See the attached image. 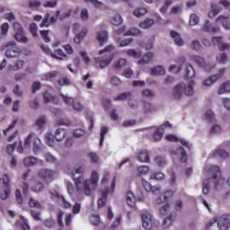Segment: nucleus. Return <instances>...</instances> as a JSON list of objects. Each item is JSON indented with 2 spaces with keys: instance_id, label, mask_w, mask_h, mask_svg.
<instances>
[{
  "instance_id": "obj_1",
  "label": "nucleus",
  "mask_w": 230,
  "mask_h": 230,
  "mask_svg": "<svg viewBox=\"0 0 230 230\" xmlns=\"http://www.w3.org/2000/svg\"><path fill=\"white\" fill-rule=\"evenodd\" d=\"M74 181L75 182L77 193H84L86 197H91L93 193L96 191V188H98L96 182H93L91 180L84 181V176L76 177L74 175Z\"/></svg>"
},
{
  "instance_id": "obj_2",
  "label": "nucleus",
  "mask_w": 230,
  "mask_h": 230,
  "mask_svg": "<svg viewBox=\"0 0 230 230\" xmlns=\"http://www.w3.org/2000/svg\"><path fill=\"white\" fill-rule=\"evenodd\" d=\"M194 84L195 83L193 81H190L188 84L179 83L173 87L172 96L174 98V100H181L184 94L185 96H193V93H195L193 88Z\"/></svg>"
},
{
  "instance_id": "obj_3",
  "label": "nucleus",
  "mask_w": 230,
  "mask_h": 230,
  "mask_svg": "<svg viewBox=\"0 0 230 230\" xmlns=\"http://www.w3.org/2000/svg\"><path fill=\"white\" fill-rule=\"evenodd\" d=\"M111 51H114V46L112 45H109L104 49L99 50L100 57L94 58L101 69L107 67L114 59V56L111 54Z\"/></svg>"
},
{
  "instance_id": "obj_4",
  "label": "nucleus",
  "mask_w": 230,
  "mask_h": 230,
  "mask_svg": "<svg viewBox=\"0 0 230 230\" xmlns=\"http://www.w3.org/2000/svg\"><path fill=\"white\" fill-rule=\"evenodd\" d=\"M206 172H208L210 175H213V180H210L216 186L218 184H224V180L220 177V168L217 165H206Z\"/></svg>"
},
{
  "instance_id": "obj_5",
  "label": "nucleus",
  "mask_w": 230,
  "mask_h": 230,
  "mask_svg": "<svg viewBox=\"0 0 230 230\" xmlns=\"http://www.w3.org/2000/svg\"><path fill=\"white\" fill-rule=\"evenodd\" d=\"M61 100H63L64 103L69 105L76 112H82L84 109V105L80 103V102L75 101V98L67 95H64L63 93L60 94Z\"/></svg>"
},
{
  "instance_id": "obj_6",
  "label": "nucleus",
  "mask_w": 230,
  "mask_h": 230,
  "mask_svg": "<svg viewBox=\"0 0 230 230\" xmlns=\"http://www.w3.org/2000/svg\"><path fill=\"white\" fill-rule=\"evenodd\" d=\"M5 57H7V58H15V57L21 53V49L18 48L15 41H9L5 44Z\"/></svg>"
},
{
  "instance_id": "obj_7",
  "label": "nucleus",
  "mask_w": 230,
  "mask_h": 230,
  "mask_svg": "<svg viewBox=\"0 0 230 230\" xmlns=\"http://www.w3.org/2000/svg\"><path fill=\"white\" fill-rule=\"evenodd\" d=\"M218 230H229L230 226V216L223 214L221 216H216Z\"/></svg>"
},
{
  "instance_id": "obj_8",
  "label": "nucleus",
  "mask_w": 230,
  "mask_h": 230,
  "mask_svg": "<svg viewBox=\"0 0 230 230\" xmlns=\"http://www.w3.org/2000/svg\"><path fill=\"white\" fill-rule=\"evenodd\" d=\"M54 173L55 172L49 169H40L37 175L41 181H45V182H51L53 181Z\"/></svg>"
},
{
  "instance_id": "obj_9",
  "label": "nucleus",
  "mask_w": 230,
  "mask_h": 230,
  "mask_svg": "<svg viewBox=\"0 0 230 230\" xmlns=\"http://www.w3.org/2000/svg\"><path fill=\"white\" fill-rule=\"evenodd\" d=\"M164 127H172L170 122H165L159 128H156L153 133L154 141H161L163 139V136L164 134Z\"/></svg>"
},
{
  "instance_id": "obj_10",
  "label": "nucleus",
  "mask_w": 230,
  "mask_h": 230,
  "mask_svg": "<svg viewBox=\"0 0 230 230\" xmlns=\"http://www.w3.org/2000/svg\"><path fill=\"white\" fill-rule=\"evenodd\" d=\"M224 38L222 37H212V42L215 45H217L218 49H220V51H226L227 49H230V44L229 43H226L224 41H222Z\"/></svg>"
},
{
  "instance_id": "obj_11",
  "label": "nucleus",
  "mask_w": 230,
  "mask_h": 230,
  "mask_svg": "<svg viewBox=\"0 0 230 230\" xmlns=\"http://www.w3.org/2000/svg\"><path fill=\"white\" fill-rule=\"evenodd\" d=\"M142 226L146 230L152 229V214L145 213L141 215Z\"/></svg>"
},
{
  "instance_id": "obj_12",
  "label": "nucleus",
  "mask_w": 230,
  "mask_h": 230,
  "mask_svg": "<svg viewBox=\"0 0 230 230\" xmlns=\"http://www.w3.org/2000/svg\"><path fill=\"white\" fill-rule=\"evenodd\" d=\"M166 141H180V143L182 145V146H185V148H188L189 150L191 149V144L188 142L186 139H179L175 135H166L165 136Z\"/></svg>"
},
{
  "instance_id": "obj_13",
  "label": "nucleus",
  "mask_w": 230,
  "mask_h": 230,
  "mask_svg": "<svg viewBox=\"0 0 230 230\" xmlns=\"http://www.w3.org/2000/svg\"><path fill=\"white\" fill-rule=\"evenodd\" d=\"M220 76H221L220 74L210 75L208 78L203 80L202 86L203 87H211V85H213V84H216V82H218V80H220Z\"/></svg>"
},
{
  "instance_id": "obj_14",
  "label": "nucleus",
  "mask_w": 230,
  "mask_h": 230,
  "mask_svg": "<svg viewBox=\"0 0 230 230\" xmlns=\"http://www.w3.org/2000/svg\"><path fill=\"white\" fill-rule=\"evenodd\" d=\"M170 35L176 46H184V40H182V37H181V34H179V32L175 31H171Z\"/></svg>"
},
{
  "instance_id": "obj_15",
  "label": "nucleus",
  "mask_w": 230,
  "mask_h": 230,
  "mask_svg": "<svg viewBox=\"0 0 230 230\" xmlns=\"http://www.w3.org/2000/svg\"><path fill=\"white\" fill-rule=\"evenodd\" d=\"M177 218V213L175 212H171L169 217H167L163 221V226L164 229H168L175 222V219Z\"/></svg>"
},
{
  "instance_id": "obj_16",
  "label": "nucleus",
  "mask_w": 230,
  "mask_h": 230,
  "mask_svg": "<svg viewBox=\"0 0 230 230\" xmlns=\"http://www.w3.org/2000/svg\"><path fill=\"white\" fill-rule=\"evenodd\" d=\"M87 35V28L84 27L81 29V31L75 34L74 37V42L75 44H82V40L85 39V36Z\"/></svg>"
},
{
  "instance_id": "obj_17",
  "label": "nucleus",
  "mask_w": 230,
  "mask_h": 230,
  "mask_svg": "<svg viewBox=\"0 0 230 230\" xmlns=\"http://www.w3.org/2000/svg\"><path fill=\"white\" fill-rule=\"evenodd\" d=\"M137 160L140 163H150V155L146 150H141L137 154Z\"/></svg>"
},
{
  "instance_id": "obj_18",
  "label": "nucleus",
  "mask_w": 230,
  "mask_h": 230,
  "mask_svg": "<svg viewBox=\"0 0 230 230\" xmlns=\"http://www.w3.org/2000/svg\"><path fill=\"white\" fill-rule=\"evenodd\" d=\"M150 73L152 76H164V75H166V70L164 67L158 66L151 68Z\"/></svg>"
},
{
  "instance_id": "obj_19",
  "label": "nucleus",
  "mask_w": 230,
  "mask_h": 230,
  "mask_svg": "<svg viewBox=\"0 0 230 230\" xmlns=\"http://www.w3.org/2000/svg\"><path fill=\"white\" fill-rule=\"evenodd\" d=\"M109 40V34L105 31H101L97 33V40L100 46H103Z\"/></svg>"
},
{
  "instance_id": "obj_20",
  "label": "nucleus",
  "mask_w": 230,
  "mask_h": 230,
  "mask_svg": "<svg viewBox=\"0 0 230 230\" xmlns=\"http://www.w3.org/2000/svg\"><path fill=\"white\" fill-rule=\"evenodd\" d=\"M127 64L128 62L125 58H119L113 63L112 67L114 71H121V69H123V67H125Z\"/></svg>"
},
{
  "instance_id": "obj_21",
  "label": "nucleus",
  "mask_w": 230,
  "mask_h": 230,
  "mask_svg": "<svg viewBox=\"0 0 230 230\" xmlns=\"http://www.w3.org/2000/svg\"><path fill=\"white\" fill-rule=\"evenodd\" d=\"M31 191L33 193H42L44 190V183L40 181H36L31 186Z\"/></svg>"
},
{
  "instance_id": "obj_22",
  "label": "nucleus",
  "mask_w": 230,
  "mask_h": 230,
  "mask_svg": "<svg viewBox=\"0 0 230 230\" xmlns=\"http://www.w3.org/2000/svg\"><path fill=\"white\" fill-rule=\"evenodd\" d=\"M213 157H216V158L220 157L221 159H228L229 152L226 151L225 149L219 148V149H217L213 153Z\"/></svg>"
},
{
  "instance_id": "obj_23",
  "label": "nucleus",
  "mask_w": 230,
  "mask_h": 230,
  "mask_svg": "<svg viewBox=\"0 0 230 230\" xmlns=\"http://www.w3.org/2000/svg\"><path fill=\"white\" fill-rule=\"evenodd\" d=\"M28 177H30V170L26 171L22 175V180L24 181L22 185V193H28V190H30V184L26 182L28 181Z\"/></svg>"
},
{
  "instance_id": "obj_24",
  "label": "nucleus",
  "mask_w": 230,
  "mask_h": 230,
  "mask_svg": "<svg viewBox=\"0 0 230 230\" xmlns=\"http://www.w3.org/2000/svg\"><path fill=\"white\" fill-rule=\"evenodd\" d=\"M111 24H112V26H120V24H123V17L121 14H113L111 19Z\"/></svg>"
},
{
  "instance_id": "obj_25",
  "label": "nucleus",
  "mask_w": 230,
  "mask_h": 230,
  "mask_svg": "<svg viewBox=\"0 0 230 230\" xmlns=\"http://www.w3.org/2000/svg\"><path fill=\"white\" fill-rule=\"evenodd\" d=\"M174 155H177V157H180L181 163H186L188 160V155L186 154V151L182 147H179L174 152Z\"/></svg>"
},
{
  "instance_id": "obj_26",
  "label": "nucleus",
  "mask_w": 230,
  "mask_h": 230,
  "mask_svg": "<svg viewBox=\"0 0 230 230\" xmlns=\"http://www.w3.org/2000/svg\"><path fill=\"white\" fill-rule=\"evenodd\" d=\"M155 163L156 166L163 168L166 166L168 161L166 160V156L159 155L155 157Z\"/></svg>"
},
{
  "instance_id": "obj_27",
  "label": "nucleus",
  "mask_w": 230,
  "mask_h": 230,
  "mask_svg": "<svg viewBox=\"0 0 230 230\" xmlns=\"http://www.w3.org/2000/svg\"><path fill=\"white\" fill-rule=\"evenodd\" d=\"M154 24H155V21L152 18H147L139 23V28H142V30H148L149 28H152Z\"/></svg>"
},
{
  "instance_id": "obj_28",
  "label": "nucleus",
  "mask_w": 230,
  "mask_h": 230,
  "mask_svg": "<svg viewBox=\"0 0 230 230\" xmlns=\"http://www.w3.org/2000/svg\"><path fill=\"white\" fill-rule=\"evenodd\" d=\"M14 39L15 40H17V42H22V44H28V42H30V40L28 39V37L24 35V31L16 32Z\"/></svg>"
},
{
  "instance_id": "obj_29",
  "label": "nucleus",
  "mask_w": 230,
  "mask_h": 230,
  "mask_svg": "<svg viewBox=\"0 0 230 230\" xmlns=\"http://www.w3.org/2000/svg\"><path fill=\"white\" fill-rule=\"evenodd\" d=\"M66 132L64 128H58L55 132V139L58 143H60V141H64V139H66Z\"/></svg>"
},
{
  "instance_id": "obj_30",
  "label": "nucleus",
  "mask_w": 230,
  "mask_h": 230,
  "mask_svg": "<svg viewBox=\"0 0 230 230\" xmlns=\"http://www.w3.org/2000/svg\"><path fill=\"white\" fill-rule=\"evenodd\" d=\"M172 208V206L170 203H165L159 207L158 213L161 217H166L168 213H170V209Z\"/></svg>"
},
{
  "instance_id": "obj_31",
  "label": "nucleus",
  "mask_w": 230,
  "mask_h": 230,
  "mask_svg": "<svg viewBox=\"0 0 230 230\" xmlns=\"http://www.w3.org/2000/svg\"><path fill=\"white\" fill-rule=\"evenodd\" d=\"M32 148L34 154H39V152L42 151V142L40 141V138L35 137L33 139Z\"/></svg>"
},
{
  "instance_id": "obj_32",
  "label": "nucleus",
  "mask_w": 230,
  "mask_h": 230,
  "mask_svg": "<svg viewBox=\"0 0 230 230\" xmlns=\"http://www.w3.org/2000/svg\"><path fill=\"white\" fill-rule=\"evenodd\" d=\"M227 93H230V81H227L221 84L217 90V94H226Z\"/></svg>"
},
{
  "instance_id": "obj_33",
  "label": "nucleus",
  "mask_w": 230,
  "mask_h": 230,
  "mask_svg": "<svg viewBox=\"0 0 230 230\" xmlns=\"http://www.w3.org/2000/svg\"><path fill=\"white\" fill-rule=\"evenodd\" d=\"M126 201L129 208H134L136 206V196L132 191H128L126 195Z\"/></svg>"
},
{
  "instance_id": "obj_34",
  "label": "nucleus",
  "mask_w": 230,
  "mask_h": 230,
  "mask_svg": "<svg viewBox=\"0 0 230 230\" xmlns=\"http://www.w3.org/2000/svg\"><path fill=\"white\" fill-rule=\"evenodd\" d=\"M107 193H109V189L101 191L102 197L98 199V208H103L107 200Z\"/></svg>"
},
{
  "instance_id": "obj_35",
  "label": "nucleus",
  "mask_w": 230,
  "mask_h": 230,
  "mask_svg": "<svg viewBox=\"0 0 230 230\" xmlns=\"http://www.w3.org/2000/svg\"><path fill=\"white\" fill-rule=\"evenodd\" d=\"M154 60V53L148 52L146 53L140 60H138V64L141 66L143 64H148Z\"/></svg>"
},
{
  "instance_id": "obj_36",
  "label": "nucleus",
  "mask_w": 230,
  "mask_h": 230,
  "mask_svg": "<svg viewBox=\"0 0 230 230\" xmlns=\"http://www.w3.org/2000/svg\"><path fill=\"white\" fill-rule=\"evenodd\" d=\"M216 22H220V24H222L223 28L227 27V25L229 24V15H220L216 19Z\"/></svg>"
},
{
  "instance_id": "obj_37",
  "label": "nucleus",
  "mask_w": 230,
  "mask_h": 230,
  "mask_svg": "<svg viewBox=\"0 0 230 230\" xmlns=\"http://www.w3.org/2000/svg\"><path fill=\"white\" fill-rule=\"evenodd\" d=\"M190 49L193 51H197L199 53V51H202V49H203L202 43H200V41L199 40H193L190 42Z\"/></svg>"
},
{
  "instance_id": "obj_38",
  "label": "nucleus",
  "mask_w": 230,
  "mask_h": 230,
  "mask_svg": "<svg viewBox=\"0 0 230 230\" xmlns=\"http://www.w3.org/2000/svg\"><path fill=\"white\" fill-rule=\"evenodd\" d=\"M85 173V166L80 165L75 168L74 172H72V177H82Z\"/></svg>"
},
{
  "instance_id": "obj_39",
  "label": "nucleus",
  "mask_w": 230,
  "mask_h": 230,
  "mask_svg": "<svg viewBox=\"0 0 230 230\" xmlns=\"http://www.w3.org/2000/svg\"><path fill=\"white\" fill-rule=\"evenodd\" d=\"M73 13V10L69 9L68 11H66V13H60V10L56 12V15L57 17H58V19L60 21H64V19H69V17H71Z\"/></svg>"
},
{
  "instance_id": "obj_40",
  "label": "nucleus",
  "mask_w": 230,
  "mask_h": 230,
  "mask_svg": "<svg viewBox=\"0 0 230 230\" xmlns=\"http://www.w3.org/2000/svg\"><path fill=\"white\" fill-rule=\"evenodd\" d=\"M143 111L145 114H152V112H155V107H154V104L150 102H145L143 105Z\"/></svg>"
},
{
  "instance_id": "obj_41",
  "label": "nucleus",
  "mask_w": 230,
  "mask_h": 230,
  "mask_svg": "<svg viewBox=\"0 0 230 230\" xmlns=\"http://www.w3.org/2000/svg\"><path fill=\"white\" fill-rule=\"evenodd\" d=\"M56 76H58V71L48 72L43 75L42 80H44L45 82H49L53 80V78H56Z\"/></svg>"
},
{
  "instance_id": "obj_42",
  "label": "nucleus",
  "mask_w": 230,
  "mask_h": 230,
  "mask_svg": "<svg viewBox=\"0 0 230 230\" xmlns=\"http://www.w3.org/2000/svg\"><path fill=\"white\" fill-rule=\"evenodd\" d=\"M132 96V93L126 92L119 94L117 97L114 98L115 102H125V100H128Z\"/></svg>"
},
{
  "instance_id": "obj_43",
  "label": "nucleus",
  "mask_w": 230,
  "mask_h": 230,
  "mask_svg": "<svg viewBox=\"0 0 230 230\" xmlns=\"http://www.w3.org/2000/svg\"><path fill=\"white\" fill-rule=\"evenodd\" d=\"M185 76L186 78H193L195 76V68L191 65H186Z\"/></svg>"
},
{
  "instance_id": "obj_44",
  "label": "nucleus",
  "mask_w": 230,
  "mask_h": 230,
  "mask_svg": "<svg viewBox=\"0 0 230 230\" xmlns=\"http://www.w3.org/2000/svg\"><path fill=\"white\" fill-rule=\"evenodd\" d=\"M24 67V61L18 60L13 66H9V71H19Z\"/></svg>"
},
{
  "instance_id": "obj_45",
  "label": "nucleus",
  "mask_w": 230,
  "mask_h": 230,
  "mask_svg": "<svg viewBox=\"0 0 230 230\" xmlns=\"http://www.w3.org/2000/svg\"><path fill=\"white\" fill-rule=\"evenodd\" d=\"M73 137L75 139H82V137H85V130L83 128H76L73 131Z\"/></svg>"
},
{
  "instance_id": "obj_46",
  "label": "nucleus",
  "mask_w": 230,
  "mask_h": 230,
  "mask_svg": "<svg viewBox=\"0 0 230 230\" xmlns=\"http://www.w3.org/2000/svg\"><path fill=\"white\" fill-rule=\"evenodd\" d=\"M210 136H217V134H222V127L218 124L213 125L209 131Z\"/></svg>"
},
{
  "instance_id": "obj_47",
  "label": "nucleus",
  "mask_w": 230,
  "mask_h": 230,
  "mask_svg": "<svg viewBox=\"0 0 230 230\" xmlns=\"http://www.w3.org/2000/svg\"><path fill=\"white\" fill-rule=\"evenodd\" d=\"M84 3H90V4H93L96 10H102L103 8L102 2H100L98 0H84Z\"/></svg>"
},
{
  "instance_id": "obj_48",
  "label": "nucleus",
  "mask_w": 230,
  "mask_h": 230,
  "mask_svg": "<svg viewBox=\"0 0 230 230\" xmlns=\"http://www.w3.org/2000/svg\"><path fill=\"white\" fill-rule=\"evenodd\" d=\"M127 55L128 57H132L133 58H141V51L136 50L134 49H129L127 50Z\"/></svg>"
},
{
  "instance_id": "obj_49",
  "label": "nucleus",
  "mask_w": 230,
  "mask_h": 230,
  "mask_svg": "<svg viewBox=\"0 0 230 230\" xmlns=\"http://www.w3.org/2000/svg\"><path fill=\"white\" fill-rule=\"evenodd\" d=\"M210 26L209 21H206L202 28L203 31H208V33H217V31H220V29H209Z\"/></svg>"
},
{
  "instance_id": "obj_50",
  "label": "nucleus",
  "mask_w": 230,
  "mask_h": 230,
  "mask_svg": "<svg viewBox=\"0 0 230 230\" xmlns=\"http://www.w3.org/2000/svg\"><path fill=\"white\" fill-rule=\"evenodd\" d=\"M35 163H37V158L34 156H29L23 159L24 166H33Z\"/></svg>"
},
{
  "instance_id": "obj_51",
  "label": "nucleus",
  "mask_w": 230,
  "mask_h": 230,
  "mask_svg": "<svg viewBox=\"0 0 230 230\" xmlns=\"http://www.w3.org/2000/svg\"><path fill=\"white\" fill-rule=\"evenodd\" d=\"M137 172L139 175H146L150 172V167L148 165H139L137 167Z\"/></svg>"
},
{
  "instance_id": "obj_52",
  "label": "nucleus",
  "mask_w": 230,
  "mask_h": 230,
  "mask_svg": "<svg viewBox=\"0 0 230 230\" xmlns=\"http://www.w3.org/2000/svg\"><path fill=\"white\" fill-rule=\"evenodd\" d=\"M146 12H148L146 10V8H143V7L137 8L134 10L133 15H135V17H138V18L143 17V16L146 15Z\"/></svg>"
},
{
  "instance_id": "obj_53",
  "label": "nucleus",
  "mask_w": 230,
  "mask_h": 230,
  "mask_svg": "<svg viewBox=\"0 0 230 230\" xmlns=\"http://www.w3.org/2000/svg\"><path fill=\"white\" fill-rule=\"evenodd\" d=\"M8 30H10V25L8 22H4L1 26L0 39L8 35Z\"/></svg>"
},
{
  "instance_id": "obj_54",
  "label": "nucleus",
  "mask_w": 230,
  "mask_h": 230,
  "mask_svg": "<svg viewBox=\"0 0 230 230\" xmlns=\"http://www.w3.org/2000/svg\"><path fill=\"white\" fill-rule=\"evenodd\" d=\"M149 179L151 181H163L164 179V174L163 172H153L150 174Z\"/></svg>"
},
{
  "instance_id": "obj_55",
  "label": "nucleus",
  "mask_w": 230,
  "mask_h": 230,
  "mask_svg": "<svg viewBox=\"0 0 230 230\" xmlns=\"http://www.w3.org/2000/svg\"><path fill=\"white\" fill-rule=\"evenodd\" d=\"M49 13H47L42 22L40 23V28H48V26L51 24V22H49Z\"/></svg>"
},
{
  "instance_id": "obj_56",
  "label": "nucleus",
  "mask_w": 230,
  "mask_h": 230,
  "mask_svg": "<svg viewBox=\"0 0 230 230\" xmlns=\"http://www.w3.org/2000/svg\"><path fill=\"white\" fill-rule=\"evenodd\" d=\"M109 134V128L107 127H102L101 128V132H100V137H101V141H100V146H102L103 145V141H105V135Z\"/></svg>"
},
{
  "instance_id": "obj_57",
  "label": "nucleus",
  "mask_w": 230,
  "mask_h": 230,
  "mask_svg": "<svg viewBox=\"0 0 230 230\" xmlns=\"http://www.w3.org/2000/svg\"><path fill=\"white\" fill-rule=\"evenodd\" d=\"M46 142L49 146H55V136L51 133H47L45 135Z\"/></svg>"
},
{
  "instance_id": "obj_58",
  "label": "nucleus",
  "mask_w": 230,
  "mask_h": 230,
  "mask_svg": "<svg viewBox=\"0 0 230 230\" xmlns=\"http://www.w3.org/2000/svg\"><path fill=\"white\" fill-rule=\"evenodd\" d=\"M204 118L206 121H208V122L215 121V112H213V111L211 110H208L205 112Z\"/></svg>"
},
{
  "instance_id": "obj_59",
  "label": "nucleus",
  "mask_w": 230,
  "mask_h": 230,
  "mask_svg": "<svg viewBox=\"0 0 230 230\" xmlns=\"http://www.w3.org/2000/svg\"><path fill=\"white\" fill-rule=\"evenodd\" d=\"M200 19L199 18V15L192 13L190 17L189 24L190 26H197L199 24Z\"/></svg>"
},
{
  "instance_id": "obj_60",
  "label": "nucleus",
  "mask_w": 230,
  "mask_h": 230,
  "mask_svg": "<svg viewBox=\"0 0 230 230\" xmlns=\"http://www.w3.org/2000/svg\"><path fill=\"white\" fill-rule=\"evenodd\" d=\"M47 119L45 116H40L35 122V125L38 128H43L44 125H46Z\"/></svg>"
},
{
  "instance_id": "obj_61",
  "label": "nucleus",
  "mask_w": 230,
  "mask_h": 230,
  "mask_svg": "<svg viewBox=\"0 0 230 230\" xmlns=\"http://www.w3.org/2000/svg\"><path fill=\"white\" fill-rule=\"evenodd\" d=\"M216 60L219 64H226V62H227V60H228L227 54L221 53V54L217 55L216 58Z\"/></svg>"
},
{
  "instance_id": "obj_62",
  "label": "nucleus",
  "mask_w": 230,
  "mask_h": 230,
  "mask_svg": "<svg viewBox=\"0 0 230 230\" xmlns=\"http://www.w3.org/2000/svg\"><path fill=\"white\" fill-rule=\"evenodd\" d=\"M142 96L144 98H154L155 96V93H154L153 90L150 89H145L141 92Z\"/></svg>"
},
{
  "instance_id": "obj_63",
  "label": "nucleus",
  "mask_w": 230,
  "mask_h": 230,
  "mask_svg": "<svg viewBox=\"0 0 230 230\" xmlns=\"http://www.w3.org/2000/svg\"><path fill=\"white\" fill-rule=\"evenodd\" d=\"M29 206L30 208H37L38 209H40V208H42L40 202H39V200L37 199H34L33 198H31L29 199Z\"/></svg>"
},
{
  "instance_id": "obj_64",
  "label": "nucleus",
  "mask_w": 230,
  "mask_h": 230,
  "mask_svg": "<svg viewBox=\"0 0 230 230\" xmlns=\"http://www.w3.org/2000/svg\"><path fill=\"white\" fill-rule=\"evenodd\" d=\"M53 100H55V97H53V95H51V93H49V92H45L43 93L44 103H51V102H53Z\"/></svg>"
}]
</instances>
